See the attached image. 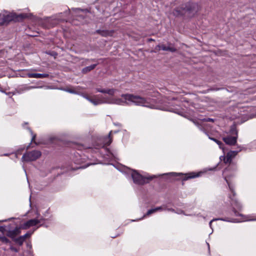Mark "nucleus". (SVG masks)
<instances>
[{"mask_svg":"<svg viewBox=\"0 0 256 256\" xmlns=\"http://www.w3.org/2000/svg\"><path fill=\"white\" fill-rule=\"evenodd\" d=\"M107 156H108L109 158H116V154L112 152H111L108 150V154H107Z\"/></svg>","mask_w":256,"mask_h":256,"instance_id":"24","label":"nucleus"},{"mask_svg":"<svg viewBox=\"0 0 256 256\" xmlns=\"http://www.w3.org/2000/svg\"><path fill=\"white\" fill-rule=\"evenodd\" d=\"M21 154V150H18L15 154V156H17L18 155L20 154Z\"/></svg>","mask_w":256,"mask_h":256,"instance_id":"28","label":"nucleus"},{"mask_svg":"<svg viewBox=\"0 0 256 256\" xmlns=\"http://www.w3.org/2000/svg\"><path fill=\"white\" fill-rule=\"evenodd\" d=\"M101 34L102 36H107L110 34V32H102Z\"/></svg>","mask_w":256,"mask_h":256,"instance_id":"26","label":"nucleus"},{"mask_svg":"<svg viewBox=\"0 0 256 256\" xmlns=\"http://www.w3.org/2000/svg\"><path fill=\"white\" fill-rule=\"evenodd\" d=\"M14 240L18 243L20 246H21L24 240V237L20 236L18 238L14 239Z\"/></svg>","mask_w":256,"mask_h":256,"instance_id":"17","label":"nucleus"},{"mask_svg":"<svg viewBox=\"0 0 256 256\" xmlns=\"http://www.w3.org/2000/svg\"><path fill=\"white\" fill-rule=\"evenodd\" d=\"M1 236H1V235H0V238H1Z\"/></svg>","mask_w":256,"mask_h":256,"instance_id":"35","label":"nucleus"},{"mask_svg":"<svg viewBox=\"0 0 256 256\" xmlns=\"http://www.w3.org/2000/svg\"><path fill=\"white\" fill-rule=\"evenodd\" d=\"M208 248H210L209 244H208Z\"/></svg>","mask_w":256,"mask_h":256,"instance_id":"34","label":"nucleus"},{"mask_svg":"<svg viewBox=\"0 0 256 256\" xmlns=\"http://www.w3.org/2000/svg\"><path fill=\"white\" fill-rule=\"evenodd\" d=\"M231 134L232 136H224L222 140L228 144L234 145L236 142L238 132L234 128L231 130Z\"/></svg>","mask_w":256,"mask_h":256,"instance_id":"7","label":"nucleus"},{"mask_svg":"<svg viewBox=\"0 0 256 256\" xmlns=\"http://www.w3.org/2000/svg\"><path fill=\"white\" fill-rule=\"evenodd\" d=\"M41 156V152L38 150H34L28 152L22 157V160L23 162H30L36 160Z\"/></svg>","mask_w":256,"mask_h":256,"instance_id":"6","label":"nucleus"},{"mask_svg":"<svg viewBox=\"0 0 256 256\" xmlns=\"http://www.w3.org/2000/svg\"><path fill=\"white\" fill-rule=\"evenodd\" d=\"M238 153V151H230L227 154L226 156H220V160H222V158H223L224 162L225 164H230L232 160L236 156ZM236 170V166L234 164H230L227 168H226L223 172V174L224 177V179L226 180V182L228 186L230 191L233 194L234 196L235 194L234 192L233 186L228 181V173L230 170L234 171Z\"/></svg>","mask_w":256,"mask_h":256,"instance_id":"2","label":"nucleus"},{"mask_svg":"<svg viewBox=\"0 0 256 256\" xmlns=\"http://www.w3.org/2000/svg\"><path fill=\"white\" fill-rule=\"evenodd\" d=\"M202 173H203L202 172H200L197 173L192 172H190V173L186 174H183L182 173L172 172V173H170V174L174 176H182V179L183 180H186L190 178H193L198 177Z\"/></svg>","mask_w":256,"mask_h":256,"instance_id":"8","label":"nucleus"},{"mask_svg":"<svg viewBox=\"0 0 256 256\" xmlns=\"http://www.w3.org/2000/svg\"><path fill=\"white\" fill-rule=\"evenodd\" d=\"M112 132H110L109 133V136L106 138H104L102 140L103 142L102 144L100 145H98L97 148H96V149H99L100 148H103L106 145H109L112 142V139L110 137V135L111 134Z\"/></svg>","mask_w":256,"mask_h":256,"instance_id":"13","label":"nucleus"},{"mask_svg":"<svg viewBox=\"0 0 256 256\" xmlns=\"http://www.w3.org/2000/svg\"><path fill=\"white\" fill-rule=\"evenodd\" d=\"M63 90L66 91V92L71 93V94H77L76 92L74 89H72V88H64Z\"/></svg>","mask_w":256,"mask_h":256,"instance_id":"23","label":"nucleus"},{"mask_svg":"<svg viewBox=\"0 0 256 256\" xmlns=\"http://www.w3.org/2000/svg\"><path fill=\"white\" fill-rule=\"evenodd\" d=\"M206 121H209V122H210H210H211V121H212V122H213V121H214V120H212V119H211V118H208V119H206Z\"/></svg>","mask_w":256,"mask_h":256,"instance_id":"31","label":"nucleus"},{"mask_svg":"<svg viewBox=\"0 0 256 256\" xmlns=\"http://www.w3.org/2000/svg\"><path fill=\"white\" fill-rule=\"evenodd\" d=\"M0 240L4 243H8L10 242V240L6 237H5L4 236H1Z\"/></svg>","mask_w":256,"mask_h":256,"instance_id":"25","label":"nucleus"},{"mask_svg":"<svg viewBox=\"0 0 256 256\" xmlns=\"http://www.w3.org/2000/svg\"><path fill=\"white\" fill-rule=\"evenodd\" d=\"M209 138L212 140L214 141V142H216L219 146L220 148L222 149L223 150V151H224V148H222V142H220V141H219L214 138L209 137Z\"/></svg>","mask_w":256,"mask_h":256,"instance_id":"18","label":"nucleus"},{"mask_svg":"<svg viewBox=\"0 0 256 256\" xmlns=\"http://www.w3.org/2000/svg\"><path fill=\"white\" fill-rule=\"evenodd\" d=\"M96 64H92V65H91L90 66H87V67H86L84 68L82 71L83 72H89V71H90L91 70H93L94 68L96 67Z\"/></svg>","mask_w":256,"mask_h":256,"instance_id":"16","label":"nucleus"},{"mask_svg":"<svg viewBox=\"0 0 256 256\" xmlns=\"http://www.w3.org/2000/svg\"><path fill=\"white\" fill-rule=\"evenodd\" d=\"M209 138L212 140L214 141V142H216L219 146L220 148L222 149L223 150V151H224V148H222V142H220V141H219L214 138L209 137Z\"/></svg>","mask_w":256,"mask_h":256,"instance_id":"20","label":"nucleus"},{"mask_svg":"<svg viewBox=\"0 0 256 256\" xmlns=\"http://www.w3.org/2000/svg\"><path fill=\"white\" fill-rule=\"evenodd\" d=\"M218 219H213L212 220L210 221V223H209V225L210 226H211V225H212V223L213 221H214V220H218ZM220 220H224L223 219H222L220 218Z\"/></svg>","mask_w":256,"mask_h":256,"instance_id":"29","label":"nucleus"},{"mask_svg":"<svg viewBox=\"0 0 256 256\" xmlns=\"http://www.w3.org/2000/svg\"><path fill=\"white\" fill-rule=\"evenodd\" d=\"M28 78H42L48 76L46 74H37V73H28L27 74Z\"/></svg>","mask_w":256,"mask_h":256,"instance_id":"14","label":"nucleus"},{"mask_svg":"<svg viewBox=\"0 0 256 256\" xmlns=\"http://www.w3.org/2000/svg\"><path fill=\"white\" fill-rule=\"evenodd\" d=\"M128 174L131 175L134 182L138 184H144L148 182V180L155 178V176H143L139 174L137 171L134 170H128Z\"/></svg>","mask_w":256,"mask_h":256,"instance_id":"4","label":"nucleus"},{"mask_svg":"<svg viewBox=\"0 0 256 256\" xmlns=\"http://www.w3.org/2000/svg\"><path fill=\"white\" fill-rule=\"evenodd\" d=\"M28 16L26 14H20L16 15L15 14H9L6 15L0 14V19H2V22H0V25L4 24L6 22H8L12 20H18L23 18L28 17Z\"/></svg>","mask_w":256,"mask_h":256,"instance_id":"5","label":"nucleus"},{"mask_svg":"<svg viewBox=\"0 0 256 256\" xmlns=\"http://www.w3.org/2000/svg\"><path fill=\"white\" fill-rule=\"evenodd\" d=\"M209 138L212 140L214 141V142H216L219 146L220 148L222 149L223 150V151H224V148H222V142H220V141H219L214 138L209 137Z\"/></svg>","mask_w":256,"mask_h":256,"instance_id":"21","label":"nucleus"},{"mask_svg":"<svg viewBox=\"0 0 256 256\" xmlns=\"http://www.w3.org/2000/svg\"><path fill=\"white\" fill-rule=\"evenodd\" d=\"M232 199V205L234 208V211L235 213L236 216L240 215L238 212H237L236 210V209L240 210L242 208V204L238 202L236 198H232L230 196V197Z\"/></svg>","mask_w":256,"mask_h":256,"instance_id":"10","label":"nucleus"},{"mask_svg":"<svg viewBox=\"0 0 256 256\" xmlns=\"http://www.w3.org/2000/svg\"><path fill=\"white\" fill-rule=\"evenodd\" d=\"M198 6L196 4L192 3H187L182 5L180 9H178L176 11L178 14L182 15H188V16H192L197 12Z\"/></svg>","mask_w":256,"mask_h":256,"instance_id":"3","label":"nucleus"},{"mask_svg":"<svg viewBox=\"0 0 256 256\" xmlns=\"http://www.w3.org/2000/svg\"><path fill=\"white\" fill-rule=\"evenodd\" d=\"M20 228L21 226L16 227L14 230L8 231L7 236L14 240L15 239V237L20 233Z\"/></svg>","mask_w":256,"mask_h":256,"instance_id":"11","label":"nucleus"},{"mask_svg":"<svg viewBox=\"0 0 256 256\" xmlns=\"http://www.w3.org/2000/svg\"><path fill=\"white\" fill-rule=\"evenodd\" d=\"M166 210H168V211H170V212H174L176 213H177L178 214H182L183 213L182 211V210H178V211H175V210L173 208H168L167 206H166Z\"/></svg>","mask_w":256,"mask_h":256,"instance_id":"22","label":"nucleus"},{"mask_svg":"<svg viewBox=\"0 0 256 256\" xmlns=\"http://www.w3.org/2000/svg\"><path fill=\"white\" fill-rule=\"evenodd\" d=\"M97 92L106 94L108 96H104L101 95H96L89 96L83 94L84 98L92 104L94 106H98L103 104H117L120 106L134 104L136 106L148 107L152 108H156L154 104V100L146 97V98L138 95L132 94H123L120 98L116 96L118 90L115 88H96Z\"/></svg>","mask_w":256,"mask_h":256,"instance_id":"1","label":"nucleus"},{"mask_svg":"<svg viewBox=\"0 0 256 256\" xmlns=\"http://www.w3.org/2000/svg\"><path fill=\"white\" fill-rule=\"evenodd\" d=\"M254 220H256V219H254Z\"/></svg>","mask_w":256,"mask_h":256,"instance_id":"36","label":"nucleus"},{"mask_svg":"<svg viewBox=\"0 0 256 256\" xmlns=\"http://www.w3.org/2000/svg\"><path fill=\"white\" fill-rule=\"evenodd\" d=\"M44 219L42 218H34L26 222H24V224H22L21 226V228L22 229H28L30 227L36 226L40 224L42 221Z\"/></svg>","mask_w":256,"mask_h":256,"instance_id":"9","label":"nucleus"},{"mask_svg":"<svg viewBox=\"0 0 256 256\" xmlns=\"http://www.w3.org/2000/svg\"><path fill=\"white\" fill-rule=\"evenodd\" d=\"M158 50H169L172 52L176 51V49L171 46H166L164 44H161L158 46Z\"/></svg>","mask_w":256,"mask_h":256,"instance_id":"15","label":"nucleus"},{"mask_svg":"<svg viewBox=\"0 0 256 256\" xmlns=\"http://www.w3.org/2000/svg\"><path fill=\"white\" fill-rule=\"evenodd\" d=\"M30 234H26L22 236L21 237H24V240L28 237Z\"/></svg>","mask_w":256,"mask_h":256,"instance_id":"30","label":"nucleus"},{"mask_svg":"<svg viewBox=\"0 0 256 256\" xmlns=\"http://www.w3.org/2000/svg\"><path fill=\"white\" fill-rule=\"evenodd\" d=\"M166 210V206L164 205L161 206H158L154 208L150 209L148 211L146 214L144 216L143 218L145 217L146 216H149L151 214L156 212L158 211H162Z\"/></svg>","mask_w":256,"mask_h":256,"instance_id":"12","label":"nucleus"},{"mask_svg":"<svg viewBox=\"0 0 256 256\" xmlns=\"http://www.w3.org/2000/svg\"><path fill=\"white\" fill-rule=\"evenodd\" d=\"M209 138L212 140L214 141V142H216L219 146L220 148L222 149L223 150V151H224V148H222V142H220V141H219L214 138L209 137Z\"/></svg>","mask_w":256,"mask_h":256,"instance_id":"19","label":"nucleus"},{"mask_svg":"<svg viewBox=\"0 0 256 256\" xmlns=\"http://www.w3.org/2000/svg\"><path fill=\"white\" fill-rule=\"evenodd\" d=\"M35 137H36V136H34L32 138V141H33L34 140V139L35 138Z\"/></svg>","mask_w":256,"mask_h":256,"instance_id":"33","label":"nucleus"},{"mask_svg":"<svg viewBox=\"0 0 256 256\" xmlns=\"http://www.w3.org/2000/svg\"><path fill=\"white\" fill-rule=\"evenodd\" d=\"M10 250H12V251H14V252H18V250L16 248H15L13 247V246H11L10 248Z\"/></svg>","mask_w":256,"mask_h":256,"instance_id":"27","label":"nucleus"},{"mask_svg":"<svg viewBox=\"0 0 256 256\" xmlns=\"http://www.w3.org/2000/svg\"><path fill=\"white\" fill-rule=\"evenodd\" d=\"M4 230V228L2 226H0V232H3V230Z\"/></svg>","mask_w":256,"mask_h":256,"instance_id":"32","label":"nucleus"}]
</instances>
